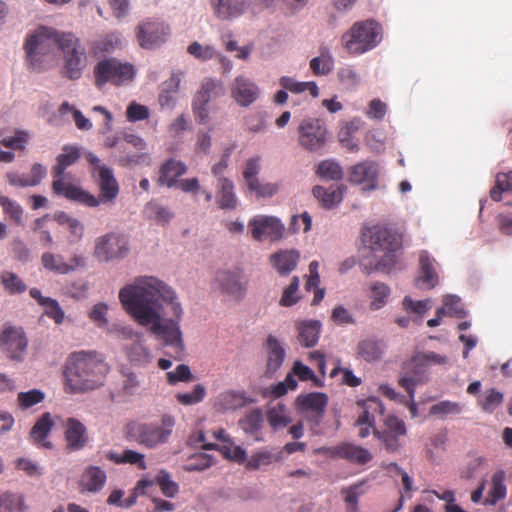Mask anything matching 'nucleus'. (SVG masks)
I'll return each instance as SVG.
<instances>
[{
	"label": "nucleus",
	"instance_id": "obj_1",
	"mask_svg": "<svg viewBox=\"0 0 512 512\" xmlns=\"http://www.w3.org/2000/svg\"><path fill=\"white\" fill-rule=\"evenodd\" d=\"M119 300L140 326L147 327L176 353L183 351L179 325L183 310L175 292L166 283L154 276H138L120 289Z\"/></svg>",
	"mask_w": 512,
	"mask_h": 512
},
{
	"label": "nucleus",
	"instance_id": "obj_2",
	"mask_svg": "<svg viewBox=\"0 0 512 512\" xmlns=\"http://www.w3.org/2000/svg\"><path fill=\"white\" fill-rule=\"evenodd\" d=\"M109 366L96 351H76L66 359L63 377L64 390L83 393L103 385Z\"/></svg>",
	"mask_w": 512,
	"mask_h": 512
},
{
	"label": "nucleus",
	"instance_id": "obj_3",
	"mask_svg": "<svg viewBox=\"0 0 512 512\" xmlns=\"http://www.w3.org/2000/svg\"><path fill=\"white\" fill-rule=\"evenodd\" d=\"M65 33L40 26L29 34L23 47L28 65L33 70L44 69L45 63L54 58L56 49L61 50V42Z\"/></svg>",
	"mask_w": 512,
	"mask_h": 512
},
{
	"label": "nucleus",
	"instance_id": "obj_4",
	"mask_svg": "<svg viewBox=\"0 0 512 512\" xmlns=\"http://www.w3.org/2000/svg\"><path fill=\"white\" fill-rule=\"evenodd\" d=\"M81 157L80 149L74 145H65L62 152L56 157V164L51 169L53 177L52 191L57 196H62L67 200L80 199L84 201H95L92 194L82 189L80 186L65 181V170L74 165Z\"/></svg>",
	"mask_w": 512,
	"mask_h": 512
},
{
	"label": "nucleus",
	"instance_id": "obj_5",
	"mask_svg": "<svg viewBox=\"0 0 512 512\" xmlns=\"http://www.w3.org/2000/svg\"><path fill=\"white\" fill-rule=\"evenodd\" d=\"M175 420L164 415L160 422H131L125 427V437L148 449L157 448L168 442Z\"/></svg>",
	"mask_w": 512,
	"mask_h": 512
},
{
	"label": "nucleus",
	"instance_id": "obj_6",
	"mask_svg": "<svg viewBox=\"0 0 512 512\" xmlns=\"http://www.w3.org/2000/svg\"><path fill=\"white\" fill-rule=\"evenodd\" d=\"M381 40L382 27L373 19L355 22L341 37L343 47L351 55L364 54L374 49Z\"/></svg>",
	"mask_w": 512,
	"mask_h": 512
},
{
	"label": "nucleus",
	"instance_id": "obj_7",
	"mask_svg": "<svg viewBox=\"0 0 512 512\" xmlns=\"http://www.w3.org/2000/svg\"><path fill=\"white\" fill-rule=\"evenodd\" d=\"M86 159L93 166L92 176L95 178L96 184L99 188V195L92 197L95 201H84L80 199H70L69 201L82 204L84 206L93 208L100 205V203H107L114 201L119 194V184L114 176L113 169L105 164H101L100 159L93 153H88Z\"/></svg>",
	"mask_w": 512,
	"mask_h": 512
},
{
	"label": "nucleus",
	"instance_id": "obj_8",
	"mask_svg": "<svg viewBox=\"0 0 512 512\" xmlns=\"http://www.w3.org/2000/svg\"><path fill=\"white\" fill-rule=\"evenodd\" d=\"M447 363V357L435 352L418 353L404 365L407 374L398 381L406 390L410 399H414L415 386L422 382L423 374L431 364L443 365Z\"/></svg>",
	"mask_w": 512,
	"mask_h": 512
},
{
	"label": "nucleus",
	"instance_id": "obj_9",
	"mask_svg": "<svg viewBox=\"0 0 512 512\" xmlns=\"http://www.w3.org/2000/svg\"><path fill=\"white\" fill-rule=\"evenodd\" d=\"M61 51L64 57V75L71 80L79 79L87 66V55L81 40L72 32L65 33L61 42Z\"/></svg>",
	"mask_w": 512,
	"mask_h": 512
},
{
	"label": "nucleus",
	"instance_id": "obj_10",
	"mask_svg": "<svg viewBox=\"0 0 512 512\" xmlns=\"http://www.w3.org/2000/svg\"><path fill=\"white\" fill-rule=\"evenodd\" d=\"M134 75L133 65L122 63L116 58L101 60L94 67L95 85L98 88H103L107 83L123 85L131 81Z\"/></svg>",
	"mask_w": 512,
	"mask_h": 512
},
{
	"label": "nucleus",
	"instance_id": "obj_11",
	"mask_svg": "<svg viewBox=\"0 0 512 512\" xmlns=\"http://www.w3.org/2000/svg\"><path fill=\"white\" fill-rule=\"evenodd\" d=\"M129 249V240L125 235L111 232L96 239L94 256L99 261L109 262L126 257Z\"/></svg>",
	"mask_w": 512,
	"mask_h": 512
},
{
	"label": "nucleus",
	"instance_id": "obj_12",
	"mask_svg": "<svg viewBox=\"0 0 512 512\" xmlns=\"http://www.w3.org/2000/svg\"><path fill=\"white\" fill-rule=\"evenodd\" d=\"M299 144L308 151L322 149L327 141V128L322 119L307 117L298 126Z\"/></svg>",
	"mask_w": 512,
	"mask_h": 512
},
{
	"label": "nucleus",
	"instance_id": "obj_13",
	"mask_svg": "<svg viewBox=\"0 0 512 512\" xmlns=\"http://www.w3.org/2000/svg\"><path fill=\"white\" fill-rule=\"evenodd\" d=\"M171 35L168 24L160 20L148 19L137 27V39L144 49H155L164 44Z\"/></svg>",
	"mask_w": 512,
	"mask_h": 512
},
{
	"label": "nucleus",
	"instance_id": "obj_14",
	"mask_svg": "<svg viewBox=\"0 0 512 512\" xmlns=\"http://www.w3.org/2000/svg\"><path fill=\"white\" fill-rule=\"evenodd\" d=\"M327 404V395L320 392L300 394L295 400L296 409L315 426L322 422Z\"/></svg>",
	"mask_w": 512,
	"mask_h": 512
},
{
	"label": "nucleus",
	"instance_id": "obj_15",
	"mask_svg": "<svg viewBox=\"0 0 512 512\" xmlns=\"http://www.w3.org/2000/svg\"><path fill=\"white\" fill-rule=\"evenodd\" d=\"M248 228L252 238L256 241H278L283 237L285 231L284 225L277 217L267 215H257L250 219Z\"/></svg>",
	"mask_w": 512,
	"mask_h": 512
},
{
	"label": "nucleus",
	"instance_id": "obj_16",
	"mask_svg": "<svg viewBox=\"0 0 512 512\" xmlns=\"http://www.w3.org/2000/svg\"><path fill=\"white\" fill-rule=\"evenodd\" d=\"M27 346L28 339L22 328L7 326L0 332V350L10 360L22 361Z\"/></svg>",
	"mask_w": 512,
	"mask_h": 512
},
{
	"label": "nucleus",
	"instance_id": "obj_17",
	"mask_svg": "<svg viewBox=\"0 0 512 512\" xmlns=\"http://www.w3.org/2000/svg\"><path fill=\"white\" fill-rule=\"evenodd\" d=\"M362 236L363 241L374 251L395 252L402 245L400 235L378 225L365 229Z\"/></svg>",
	"mask_w": 512,
	"mask_h": 512
},
{
	"label": "nucleus",
	"instance_id": "obj_18",
	"mask_svg": "<svg viewBox=\"0 0 512 512\" xmlns=\"http://www.w3.org/2000/svg\"><path fill=\"white\" fill-rule=\"evenodd\" d=\"M42 266L55 274L66 275L86 266V258L80 254H72L68 261L60 254L44 252L41 255Z\"/></svg>",
	"mask_w": 512,
	"mask_h": 512
},
{
	"label": "nucleus",
	"instance_id": "obj_19",
	"mask_svg": "<svg viewBox=\"0 0 512 512\" xmlns=\"http://www.w3.org/2000/svg\"><path fill=\"white\" fill-rule=\"evenodd\" d=\"M231 97L241 107H249L260 96L261 90L251 79L240 75L231 85Z\"/></svg>",
	"mask_w": 512,
	"mask_h": 512
},
{
	"label": "nucleus",
	"instance_id": "obj_20",
	"mask_svg": "<svg viewBox=\"0 0 512 512\" xmlns=\"http://www.w3.org/2000/svg\"><path fill=\"white\" fill-rule=\"evenodd\" d=\"M215 282L220 291L235 301H240L246 292V287L241 281L239 271L220 270L216 274Z\"/></svg>",
	"mask_w": 512,
	"mask_h": 512
},
{
	"label": "nucleus",
	"instance_id": "obj_21",
	"mask_svg": "<svg viewBox=\"0 0 512 512\" xmlns=\"http://www.w3.org/2000/svg\"><path fill=\"white\" fill-rule=\"evenodd\" d=\"M363 407V413L358 417L355 426H359V437L366 438L370 434V428L374 427L375 413L384 414V405L378 398L372 397L358 402Z\"/></svg>",
	"mask_w": 512,
	"mask_h": 512
},
{
	"label": "nucleus",
	"instance_id": "obj_22",
	"mask_svg": "<svg viewBox=\"0 0 512 512\" xmlns=\"http://www.w3.org/2000/svg\"><path fill=\"white\" fill-rule=\"evenodd\" d=\"M329 453L332 457L344 459L356 465H365L373 459L368 449L348 442L330 448Z\"/></svg>",
	"mask_w": 512,
	"mask_h": 512
},
{
	"label": "nucleus",
	"instance_id": "obj_23",
	"mask_svg": "<svg viewBox=\"0 0 512 512\" xmlns=\"http://www.w3.org/2000/svg\"><path fill=\"white\" fill-rule=\"evenodd\" d=\"M254 400L244 390H225L215 399L214 407L217 411L225 413L244 408Z\"/></svg>",
	"mask_w": 512,
	"mask_h": 512
},
{
	"label": "nucleus",
	"instance_id": "obj_24",
	"mask_svg": "<svg viewBox=\"0 0 512 512\" xmlns=\"http://www.w3.org/2000/svg\"><path fill=\"white\" fill-rule=\"evenodd\" d=\"M64 436L66 447L71 451L83 449L88 442V433L85 425L76 418H68L64 422Z\"/></svg>",
	"mask_w": 512,
	"mask_h": 512
},
{
	"label": "nucleus",
	"instance_id": "obj_25",
	"mask_svg": "<svg viewBox=\"0 0 512 512\" xmlns=\"http://www.w3.org/2000/svg\"><path fill=\"white\" fill-rule=\"evenodd\" d=\"M379 170L373 161H363L350 168L349 180L355 184H366L368 190L377 187Z\"/></svg>",
	"mask_w": 512,
	"mask_h": 512
},
{
	"label": "nucleus",
	"instance_id": "obj_26",
	"mask_svg": "<svg viewBox=\"0 0 512 512\" xmlns=\"http://www.w3.org/2000/svg\"><path fill=\"white\" fill-rule=\"evenodd\" d=\"M267 361L265 375L273 376L282 366L286 352L280 341L273 335H269L264 344Z\"/></svg>",
	"mask_w": 512,
	"mask_h": 512
},
{
	"label": "nucleus",
	"instance_id": "obj_27",
	"mask_svg": "<svg viewBox=\"0 0 512 512\" xmlns=\"http://www.w3.org/2000/svg\"><path fill=\"white\" fill-rule=\"evenodd\" d=\"M295 328L297 330V340L303 347L311 348L318 343L322 328L320 321H296Z\"/></svg>",
	"mask_w": 512,
	"mask_h": 512
},
{
	"label": "nucleus",
	"instance_id": "obj_28",
	"mask_svg": "<svg viewBox=\"0 0 512 512\" xmlns=\"http://www.w3.org/2000/svg\"><path fill=\"white\" fill-rule=\"evenodd\" d=\"M53 426L54 422L51 414L49 412L42 414L30 430L29 437L31 441L39 447L51 449L52 443L47 440V437Z\"/></svg>",
	"mask_w": 512,
	"mask_h": 512
},
{
	"label": "nucleus",
	"instance_id": "obj_29",
	"mask_svg": "<svg viewBox=\"0 0 512 512\" xmlns=\"http://www.w3.org/2000/svg\"><path fill=\"white\" fill-rule=\"evenodd\" d=\"M299 258L297 250H280L270 256V263L281 276H286L295 270Z\"/></svg>",
	"mask_w": 512,
	"mask_h": 512
},
{
	"label": "nucleus",
	"instance_id": "obj_30",
	"mask_svg": "<svg viewBox=\"0 0 512 512\" xmlns=\"http://www.w3.org/2000/svg\"><path fill=\"white\" fill-rule=\"evenodd\" d=\"M187 171L186 165L178 160L169 159L162 164L158 183L161 186L172 188L178 183L177 179Z\"/></svg>",
	"mask_w": 512,
	"mask_h": 512
},
{
	"label": "nucleus",
	"instance_id": "obj_31",
	"mask_svg": "<svg viewBox=\"0 0 512 512\" xmlns=\"http://www.w3.org/2000/svg\"><path fill=\"white\" fill-rule=\"evenodd\" d=\"M419 263L421 276L419 281L426 289H432L438 284V275L434 267L435 260L425 250L420 252Z\"/></svg>",
	"mask_w": 512,
	"mask_h": 512
},
{
	"label": "nucleus",
	"instance_id": "obj_32",
	"mask_svg": "<svg viewBox=\"0 0 512 512\" xmlns=\"http://www.w3.org/2000/svg\"><path fill=\"white\" fill-rule=\"evenodd\" d=\"M218 205L221 209L234 210L237 207V197L234 192V185L226 177L218 179Z\"/></svg>",
	"mask_w": 512,
	"mask_h": 512
},
{
	"label": "nucleus",
	"instance_id": "obj_33",
	"mask_svg": "<svg viewBox=\"0 0 512 512\" xmlns=\"http://www.w3.org/2000/svg\"><path fill=\"white\" fill-rule=\"evenodd\" d=\"M104 457L115 464L128 463L136 465L141 470H145L147 468L145 455L131 449L124 450L122 454H118L114 451H107L104 453Z\"/></svg>",
	"mask_w": 512,
	"mask_h": 512
},
{
	"label": "nucleus",
	"instance_id": "obj_34",
	"mask_svg": "<svg viewBox=\"0 0 512 512\" xmlns=\"http://www.w3.org/2000/svg\"><path fill=\"white\" fill-rule=\"evenodd\" d=\"M312 193L321 202L323 207L332 208L342 201L344 189L342 186H331L326 189L317 185L313 188Z\"/></svg>",
	"mask_w": 512,
	"mask_h": 512
},
{
	"label": "nucleus",
	"instance_id": "obj_35",
	"mask_svg": "<svg viewBox=\"0 0 512 512\" xmlns=\"http://www.w3.org/2000/svg\"><path fill=\"white\" fill-rule=\"evenodd\" d=\"M126 356L132 365L138 367H144L152 361V355L149 349L140 339L127 346Z\"/></svg>",
	"mask_w": 512,
	"mask_h": 512
},
{
	"label": "nucleus",
	"instance_id": "obj_36",
	"mask_svg": "<svg viewBox=\"0 0 512 512\" xmlns=\"http://www.w3.org/2000/svg\"><path fill=\"white\" fill-rule=\"evenodd\" d=\"M263 424V414L259 408L251 410L243 418L239 420V426L241 429L251 436H254L255 440L260 441L258 437Z\"/></svg>",
	"mask_w": 512,
	"mask_h": 512
},
{
	"label": "nucleus",
	"instance_id": "obj_37",
	"mask_svg": "<svg viewBox=\"0 0 512 512\" xmlns=\"http://www.w3.org/2000/svg\"><path fill=\"white\" fill-rule=\"evenodd\" d=\"M144 213L149 219H153L159 225H167L173 218V211L159 203L158 201H150L145 205Z\"/></svg>",
	"mask_w": 512,
	"mask_h": 512
},
{
	"label": "nucleus",
	"instance_id": "obj_38",
	"mask_svg": "<svg viewBox=\"0 0 512 512\" xmlns=\"http://www.w3.org/2000/svg\"><path fill=\"white\" fill-rule=\"evenodd\" d=\"M279 84L283 89H286L287 91L294 94H300L308 91L314 98L318 97L319 95L318 86L313 81L300 82L292 77L283 76L279 79Z\"/></svg>",
	"mask_w": 512,
	"mask_h": 512
},
{
	"label": "nucleus",
	"instance_id": "obj_39",
	"mask_svg": "<svg viewBox=\"0 0 512 512\" xmlns=\"http://www.w3.org/2000/svg\"><path fill=\"white\" fill-rule=\"evenodd\" d=\"M221 90L220 83L212 78H206L201 84V88L195 94L192 103L208 105L212 97L219 96Z\"/></svg>",
	"mask_w": 512,
	"mask_h": 512
},
{
	"label": "nucleus",
	"instance_id": "obj_40",
	"mask_svg": "<svg viewBox=\"0 0 512 512\" xmlns=\"http://www.w3.org/2000/svg\"><path fill=\"white\" fill-rule=\"evenodd\" d=\"M504 400V395L495 388L486 389L477 398L478 406L486 413H493Z\"/></svg>",
	"mask_w": 512,
	"mask_h": 512
},
{
	"label": "nucleus",
	"instance_id": "obj_41",
	"mask_svg": "<svg viewBox=\"0 0 512 512\" xmlns=\"http://www.w3.org/2000/svg\"><path fill=\"white\" fill-rule=\"evenodd\" d=\"M24 498L19 493L0 492V512H26Z\"/></svg>",
	"mask_w": 512,
	"mask_h": 512
},
{
	"label": "nucleus",
	"instance_id": "obj_42",
	"mask_svg": "<svg viewBox=\"0 0 512 512\" xmlns=\"http://www.w3.org/2000/svg\"><path fill=\"white\" fill-rule=\"evenodd\" d=\"M280 459L269 450H258L254 452L245 463V468L250 471H256L262 467H266Z\"/></svg>",
	"mask_w": 512,
	"mask_h": 512
},
{
	"label": "nucleus",
	"instance_id": "obj_43",
	"mask_svg": "<svg viewBox=\"0 0 512 512\" xmlns=\"http://www.w3.org/2000/svg\"><path fill=\"white\" fill-rule=\"evenodd\" d=\"M356 354L361 359L372 362L380 358L382 350L378 341L373 339H364L357 344Z\"/></svg>",
	"mask_w": 512,
	"mask_h": 512
},
{
	"label": "nucleus",
	"instance_id": "obj_44",
	"mask_svg": "<svg viewBox=\"0 0 512 512\" xmlns=\"http://www.w3.org/2000/svg\"><path fill=\"white\" fill-rule=\"evenodd\" d=\"M106 481V474L99 467H90L83 474L82 482L86 490L99 491Z\"/></svg>",
	"mask_w": 512,
	"mask_h": 512
},
{
	"label": "nucleus",
	"instance_id": "obj_45",
	"mask_svg": "<svg viewBox=\"0 0 512 512\" xmlns=\"http://www.w3.org/2000/svg\"><path fill=\"white\" fill-rule=\"evenodd\" d=\"M316 175L323 180L338 181L343 177V170L339 163L333 160H323L316 168Z\"/></svg>",
	"mask_w": 512,
	"mask_h": 512
},
{
	"label": "nucleus",
	"instance_id": "obj_46",
	"mask_svg": "<svg viewBox=\"0 0 512 512\" xmlns=\"http://www.w3.org/2000/svg\"><path fill=\"white\" fill-rule=\"evenodd\" d=\"M0 280L5 291L9 294H21L27 290V286L23 280L13 272H2Z\"/></svg>",
	"mask_w": 512,
	"mask_h": 512
},
{
	"label": "nucleus",
	"instance_id": "obj_47",
	"mask_svg": "<svg viewBox=\"0 0 512 512\" xmlns=\"http://www.w3.org/2000/svg\"><path fill=\"white\" fill-rule=\"evenodd\" d=\"M390 295V288L381 282H375L371 286V310H379L385 306Z\"/></svg>",
	"mask_w": 512,
	"mask_h": 512
},
{
	"label": "nucleus",
	"instance_id": "obj_48",
	"mask_svg": "<svg viewBox=\"0 0 512 512\" xmlns=\"http://www.w3.org/2000/svg\"><path fill=\"white\" fill-rule=\"evenodd\" d=\"M267 420L274 429L285 427L291 422V418L287 414L286 406L282 403L270 408L267 413Z\"/></svg>",
	"mask_w": 512,
	"mask_h": 512
},
{
	"label": "nucleus",
	"instance_id": "obj_49",
	"mask_svg": "<svg viewBox=\"0 0 512 512\" xmlns=\"http://www.w3.org/2000/svg\"><path fill=\"white\" fill-rule=\"evenodd\" d=\"M504 471H497L492 476L491 489L489 491L490 503L496 504L506 497V485Z\"/></svg>",
	"mask_w": 512,
	"mask_h": 512
},
{
	"label": "nucleus",
	"instance_id": "obj_50",
	"mask_svg": "<svg viewBox=\"0 0 512 512\" xmlns=\"http://www.w3.org/2000/svg\"><path fill=\"white\" fill-rule=\"evenodd\" d=\"M503 192H512V171L497 174L495 186L490 191V197L494 201H500Z\"/></svg>",
	"mask_w": 512,
	"mask_h": 512
},
{
	"label": "nucleus",
	"instance_id": "obj_51",
	"mask_svg": "<svg viewBox=\"0 0 512 512\" xmlns=\"http://www.w3.org/2000/svg\"><path fill=\"white\" fill-rule=\"evenodd\" d=\"M45 399V394L39 389L20 392L17 395V405L21 410H27Z\"/></svg>",
	"mask_w": 512,
	"mask_h": 512
},
{
	"label": "nucleus",
	"instance_id": "obj_52",
	"mask_svg": "<svg viewBox=\"0 0 512 512\" xmlns=\"http://www.w3.org/2000/svg\"><path fill=\"white\" fill-rule=\"evenodd\" d=\"M211 4L215 15L223 20L240 16L246 10L247 6L245 2H235L233 10H228V6H222L217 0H212Z\"/></svg>",
	"mask_w": 512,
	"mask_h": 512
},
{
	"label": "nucleus",
	"instance_id": "obj_53",
	"mask_svg": "<svg viewBox=\"0 0 512 512\" xmlns=\"http://www.w3.org/2000/svg\"><path fill=\"white\" fill-rule=\"evenodd\" d=\"M310 69L317 76L329 74L333 69V58L330 54H322L310 61Z\"/></svg>",
	"mask_w": 512,
	"mask_h": 512
},
{
	"label": "nucleus",
	"instance_id": "obj_54",
	"mask_svg": "<svg viewBox=\"0 0 512 512\" xmlns=\"http://www.w3.org/2000/svg\"><path fill=\"white\" fill-rule=\"evenodd\" d=\"M365 483L366 481L363 480L341 490V494L344 496V501L351 505L354 511H356L358 508L359 497L364 494L362 487L365 485Z\"/></svg>",
	"mask_w": 512,
	"mask_h": 512
},
{
	"label": "nucleus",
	"instance_id": "obj_55",
	"mask_svg": "<svg viewBox=\"0 0 512 512\" xmlns=\"http://www.w3.org/2000/svg\"><path fill=\"white\" fill-rule=\"evenodd\" d=\"M206 395V389L202 384H197L191 392L178 393L177 401L182 405H194L201 402Z\"/></svg>",
	"mask_w": 512,
	"mask_h": 512
},
{
	"label": "nucleus",
	"instance_id": "obj_56",
	"mask_svg": "<svg viewBox=\"0 0 512 512\" xmlns=\"http://www.w3.org/2000/svg\"><path fill=\"white\" fill-rule=\"evenodd\" d=\"M461 411L462 406L459 403L445 400L432 405L429 413L430 415L446 417L450 414H460Z\"/></svg>",
	"mask_w": 512,
	"mask_h": 512
},
{
	"label": "nucleus",
	"instance_id": "obj_57",
	"mask_svg": "<svg viewBox=\"0 0 512 512\" xmlns=\"http://www.w3.org/2000/svg\"><path fill=\"white\" fill-rule=\"evenodd\" d=\"M293 377L297 376L301 381H312L315 386H322L321 380H319L313 370L308 366L304 365L301 361L296 360L293 364L291 373Z\"/></svg>",
	"mask_w": 512,
	"mask_h": 512
},
{
	"label": "nucleus",
	"instance_id": "obj_58",
	"mask_svg": "<svg viewBox=\"0 0 512 512\" xmlns=\"http://www.w3.org/2000/svg\"><path fill=\"white\" fill-rule=\"evenodd\" d=\"M167 383L169 385H176L178 382L188 383L193 380V375L188 365L180 364L174 371L166 373Z\"/></svg>",
	"mask_w": 512,
	"mask_h": 512
},
{
	"label": "nucleus",
	"instance_id": "obj_59",
	"mask_svg": "<svg viewBox=\"0 0 512 512\" xmlns=\"http://www.w3.org/2000/svg\"><path fill=\"white\" fill-rule=\"evenodd\" d=\"M121 44L119 37L115 34H107L93 43L92 49L95 53H110Z\"/></svg>",
	"mask_w": 512,
	"mask_h": 512
},
{
	"label": "nucleus",
	"instance_id": "obj_60",
	"mask_svg": "<svg viewBox=\"0 0 512 512\" xmlns=\"http://www.w3.org/2000/svg\"><path fill=\"white\" fill-rule=\"evenodd\" d=\"M0 205L6 215H8L17 224H21L23 209L16 201L6 196H0Z\"/></svg>",
	"mask_w": 512,
	"mask_h": 512
},
{
	"label": "nucleus",
	"instance_id": "obj_61",
	"mask_svg": "<svg viewBox=\"0 0 512 512\" xmlns=\"http://www.w3.org/2000/svg\"><path fill=\"white\" fill-rule=\"evenodd\" d=\"M261 170V157L255 156L252 158H249L245 162V166L243 169V178L248 185H250L252 182L258 180V174Z\"/></svg>",
	"mask_w": 512,
	"mask_h": 512
},
{
	"label": "nucleus",
	"instance_id": "obj_62",
	"mask_svg": "<svg viewBox=\"0 0 512 512\" xmlns=\"http://www.w3.org/2000/svg\"><path fill=\"white\" fill-rule=\"evenodd\" d=\"M298 383L292 374H287L285 379L270 387V394L275 398H280L290 390H296Z\"/></svg>",
	"mask_w": 512,
	"mask_h": 512
},
{
	"label": "nucleus",
	"instance_id": "obj_63",
	"mask_svg": "<svg viewBox=\"0 0 512 512\" xmlns=\"http://www.w3.org/2000/svg\"><path fill=\"white\" fill-rule=\"evenodd\" d=\"M149 116V109L135 101H132L126 109V118L129 122L146 120Z\"/></svg>",
	"mask_w": 512,
	"mask_h": 512
},
{
	"label": "nucleus",
	"instance_id": "obj_64",
	"mask_svg": "<svg viewBox=\"0 0 512 512\" xmlns=\"http://www.w3.org/2000/svg\"><path fill=\"white\" fill-rule=\"evenodd\" d=\"M156 482L162 493L167 497H174L179 490L178 484L171 480L170 475L165 471L159 473Z\"/></svg>",
	"mask_w": 512,
	"mask_h": 512
}]
</instances>
